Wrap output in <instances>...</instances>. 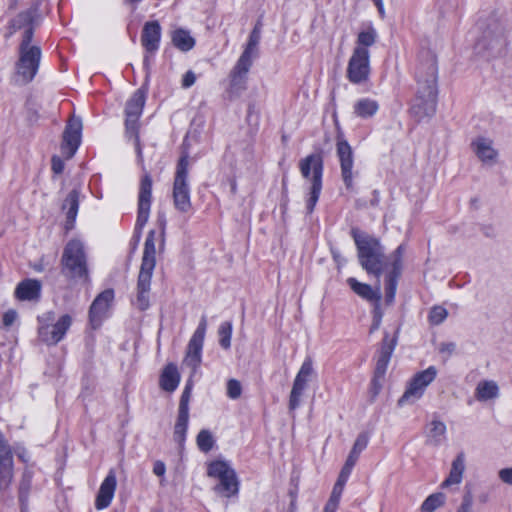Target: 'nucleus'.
Masks as SVG:
<instances>
[{"label": "nucleus", "instance_id": "nucleus-34", "mask_svg": "<svg viewBox=\"0 0 512 512\" xmlns=\"http://www.w3.org/2000/svg\"><path fill=\"white\" fill-rule=\"evenodd\" d=\"M188 420H189V414L178 413L177 421H176L175 427H174V440L179 445H182L184 443L185 434H186L187 426H188Z\"/></svg>", "mask_w": 512, "mask_h": 512}, {"label": "nucleus", "instance_id": "nucleus-1", "mask_svg": "<svg viewBox=\"0 0 512 512\" xmlns=\"http://www.w3.org/2000/svg\"><path fill=\"white\" fill-rule=\"evenodd\" d=\"M377 37V31L372 25L363 27L357 33L346 69V77L351 83L359 85L369 80L371 73L369 48L376 43Z\"/></svg>", "mask_w": 512, "mask_h": 512}, {"label": "nucleus", "instance_id": "nucleus-38", "mask_svg": "<svg viewBox=\"0 0 512 512\" xmlns=\"http://www.w3.org/2000/svg\"><path fill=\"white\" fill-rule=\"evenodd\" d=\"M197 445L203 452H208L214 445L212 434L208 430H201L197 436Z\"/></svg>", "mask_w": 512, "mask_h": 512}, {"label": "nucleus", "instance_id": "nucleus-9", "mask_svg": "<svg viewBox=\"0 0 512 512\" xmlns=\"http://www.w3.org/2000/svg\"><path fill=\"white\" fill-rule=\"evenodd\" d=\"M189 167V155L187 152H183L177 163L173 183L174 206L177 210L183 213H186L191 209L190 189L188 186Z\"/></svg>", "mask_w": 512, "mask_h": 512}, {"label": "nucleus", "instance_id": "nucleus-54", "mask_svg": "<svg viewBox=\"0 0 512 512\" xmlns=\"http://www.w3.org/2000/svg\"><path fill=\"white\" fill-rule=\"evenodd\" d=\"M339 501L329 498L323 512H335L338 508Z\"/></svg>", "mask_w": 512, "mask_h": 512}, {"label": "nucleus", "instance_id": "nucleus-29", "mask_svg": "<svg viewBox=\"0 0 512 512\" xmlns=\"http://www.w3.org/2000/svg\"><path fill=\"white\" fill-rule=\"evenodd\" d=\"M378 109V102L369 98L360 99L354 105V113L360 118L372 117Z\"/></svg>", "mask_w": 512, "mask_h": 512}, {"label": "nucleus", "instance_id": "nucleus-21", "mask_svg": "<svg viewBox=\"0 0 512 512\" xmlns=\"http://www.w3.org/2000/svg\"><path fill=\"white\" fill-rule=\"evenodd\" d=\"M113 299L114 292L111 289L103 291L95 298L89 311L90 322L93 328H97L100 325L102 319L106 316Z\"/></svg>", "mask_w": 512, "mask_h": 512}, {"label": "nucleus", "instance_id": "nucleus-26", "mask_svg": "<svg viewBox=\"0 0 512 512\" xmlns=\"http://www.w3.org/2000/svg\"><path fill=\"white\" fill-rule=\"evenodd\" d=\"M499 396V386L493 380L480 381L475 389V398L480 402L494 400Z\"/></svg>", "mask_w": 512, "mask_h": 512}, {"label": "nucleus", "instance_id": "nucleus-58", "mask_svg": "<svg viewBox=\"0 0 512 512\" xmlns=\"http://www.w3.org/2000/svg\"><path fill=\"white\" fill-rule=\"evenodd\" d=\"M290 507H291V510H292V511H294V510H295V499H293V500L291 501Z\"/></svg>", "mask_w": 512, "mask_h": 512}, {"label": "nucleus", "instance_id": "nucleus-42", "mask_svg": "<svg viewBox=\"0 0 512 512\" xmlns=\"http://www.w3.org/2000/svg\"><path fill=\"white\" fill-rule=\"evenodd\" d=\"M447 310L443 307L436 306L433 307L429 314V320L432 324L438 325L442 323L447 317Z\"/></svg>", "mask_w": 512, "mask_h": 512}, {"label": "nucleus", "instance_id": "nucleus-24", "mask_svg": "<svg viewBox=\"0 0 512 512\" xmlns=\"http://www.w3.org/2000/svg\"><path fill=\"white\" fill-rule=\"evenodd\" d=\"M350 288L361 298L374 303L375 309H378L379 301L381 298L380 294V286L377 285L375 289H373L370 285L361 283L357 281L355 278H349L347 280Z\"/></svg>", "mask_w": 512, "mask_h": 512}, {"label": "nucleus", "instance_id": "nucleus-56", "mask_svg": "<svg viewBox=\"0 0 512 512\" xmlns=\"http://www.w3.org/2000/svg\"><path fill=\"white\" fill-rule=\"evenodd\" d=\"M349 475L350 474H344V468H342L337 482H341L342 481L343 482V486H344Z\"/></svg>", "mask_w": 512, "mask_h": 512}, {"label": "nucleus", "instance_id": "nucleus-22", "mask_svg": "<svg viewBox=\"0 0 512 512\" xmlns=\"http://www.w3.org/2000/svg\"><path fill=\"white\" fill-rule=\"evenodd\" d=\"M117 486L116 475L113 470H111L104 481L101 483L99 491L95 500V507L98 510H102L107 508L113 497Z\"/></svg>", "mask_w": 512, "mask_h": 512}, {"label": "nucleus", "instance_id": "nucleus-27", "mask_svg": "<svg viewBox=\"0 0 512 512\" xmlns=\"http://www.w3.org/2000/svg\"><path fill=\"white\" fill-rule=\"evenodd\" d=\"M179 381L180 375L176 365L172 363L168 364L161 375V387L166 391L172 392L177 388Z\"/></svg>", "mask_w": 512, "mask_h": 512}, {"label": "nucleus", "instance_id": "nucleus-12", "mask_svg": "<svg viewBox=\"0 0 512 512\" xmlns=\"http://www.w3.org/2000/svg\"><path fill=\"white\" fill-rule=\"evenodd\" d=\"M52 320L53 314L47 313L40 319L41 325L38 329L40 340L49 345L58 343L72 324V318L68 314L62 315L56 323H50Z\"/></svg>", "mask_w": 512, "mask_h": 512}, {"label": "nucleus", "instance_id": "nucleus-23", "mask_svg": "<svg viewBox=\"0 0 512 512\" xmlns=\"http://www.w3.org/2000/svg\"><path fill=\"white\" fill-rule=\"evenodd\" d=\"M161 27L157 21H149L144 24L141 34V44L146 52L154 53L159 48Z\"/></svg>", "mask_w": 512, "mask_h": 512}, {"label": "nucleus", "instance_id": "nucleus-10", "mask_svg": "<svg viewBox=\"0 0 512 512\" xmlns=\"http://www.w3.org/2000/svg\"><path fill=\"white\" fill-rule=\"evenodd\" d=\"M63 273L72 278L87 277V263L83 244L78 240L67 243L63 256Z\"/></svg>", "mask_w": 512, "mask_h": 512}, {"label": "nucleus", "instance_id": "nucleus-35", "mask_svg": "<svg viewBox=\"0 0 512 512\" xmlns=\"http://www.w3.org/2000/svg\"><path fill=\"white\" fill-rule=\"evenodd\" d=\"M445 495L443 493H435L428 496L421 505V512H434L442 507L445 503Z\"/></svg>", "mask_w": 512, "mask_h": 512}, {"label": "nucleus", "instance_id": "nucleus-40", "mask_svg": "<svg viewBox=\"0 0 512 512\" xmlns=\"http://www.w3.org/2000/svg\"><path fill=\"white\" fill-rule=\"evenodd\" d=\"M396 278L397 276L394 274H387L386 276L385 300L388 304H390L395 297L397 286Z\"/></svg>", "mask_w": 512, "mask_h": 512}, {"label": "nucleus", "instance_id": "nucleus-57", "mask_svg": "<svg viewBox=\"0 0 512 512\" xmlns=\"http://www.w3.org/2000/svg\"><path fill=\"white\" fill-rule=\"evenodd\" d=\"M373 2L377 6L379 13L383 16L384 15V7H383L382 0H373Z\"/></svg>", "mask_w": 512, "mask_h": 512}, {"label": "nucleus", "instance_id": "nucleus-11", "mask_svg": "<svg viewBox=\"0 0 512 512\" xmlns=\"http://www.w3.org/2000/svg\"><path fill=\"white\" fill-rule=\"evenodd\" d=\"M207 474L209 477L219 479L215 491L224 497H231L238 493V480L235 471L225 461L217 460L208 465Z\"/></svg>", "mask_w": 512, "mask_h": 512}, {"label": "nucleus", "instance_id": "nucleus-59", "mask_svg": "<svg viewBox=\"0 0 512 512\" xmlns=\"http://www.w3.org/2000/svg\"><path fill=\"white\" fill-rule=\"evenodd\" d=\"M251 117H252V107L249 108L248 119H251Z\"/></svg>", "mask_w": 512, "mask_h": 512}, {"label": "nucleus", "instance_id": "nucleus-31", "mask_svg": "<svg viewBox=\"0 0 512 512\" xmlns=\"http://www.w3.org/2000/svg\"><path fill=\"white\" fill-rule=\"evenodd\" d=\"M79 206V192L77 190H72L66 197L63 203V209L67 210V222L73 223L76 218Z\"/></svg>", "mask_w": 512, "mask_h": 512}, {"label": "nucleus", "instance_id": "nucleus-2", "mask_svg": "<svg viewBox=\"0 0 512 512\" xmlns=\"http://www.w3.org/2000/svg\"><path fill=\"white\" fill-rule=\"evenodd\" d=\"M478 30L475 53L487 59L501 55L506 47V38L500 22L495 18L482 19L478 22Z\"/></svg>", "mask_w": 512, "mask_h": 512}, {"label": "nucleus", "instance_id": "nucleus-20", "mask_svg": "<svg viewBox=\"0 0 512 512\" xmlns=\"http://www.w3.org/2000/svg\"><path fill=\"white\" fill-rule=\"evenodd\" d=\"M470 146L473 153L483 165L494 166L497 163L499 152L493 140L478 136L472 140Z\"/></svg>", "mask_w": 512, "mask_h": 512}, {"label": "nucleus", "instance_id": "nucleus-15", "mask_svg": "<svg viewBox=\"0 0 512 512\" xmlns=\"http://www.w3.org/2000/svg\"><path fill=\"white\" fill-rule=\"evenodd\" d=\"M337 156L340 162L342 181L344 182L346 189L351 191L354 187V178L358 173L353 170V150L346 140H338Z\"/></svg>", "mask_w": 512, "mask_h": 512}, {"label": "nucleus", "instance_id": "nucleus-53", "mask_svg": "<svg viewBox=\"0 0 512 512\" xmlns=\"http://www.w3.org/2000/svg\"><path fill=\"white\" fill-rule=\"evenodd\" d=\"M153 472L156 476L163 477L166 472L165 464L160 460L156 461L153 466Z\"/></svg>", "mask_w": 512, "mask_h": 512}, {"label": "nucleus", "instance_id": "nucleus-14", "mask_svg": "<svg viewBox=\"0 0 512 512\" xmlns=\"http://www.w3.org/2000/svg\"><path fill=\"white\" fill-rule=\"evenodd\" d=\"M145 104V94L142 90H137L130 100L126 104L125 108V127L126 134L134 137L135 144L140 153L139 148V136H138V119L142 113L143 107Z\"/></svg>", "mask_w": 512, "mask_h": 512}, {"label": "nucleus", "instance_id": "nucleus-30", "mask_svg": "<svg viewBox=\"0 0 512 512\" xmlns=\"http://www.w3.org/2000/svg\"><path fill=\"white\" fill-rule=\"evenodd\" d=\"M172 43L181 51H189L195 45L194 38L184 29H177L172 33Z\"/></svg>", "mask_w": 512, "mask_h": 512}, {"label": "nucleus", "instance_id": "nucleus-37", "mask_svg": "<svg viewBox=\"0 0 512 512\" xmlns=\"http://www.w3.org/2000/svg\"><path fill=\"white\" fill-rule=\"evenodd\" d=\"M218 335L221 347L224 349L230 348L232 335L231 322H223L218 329Z\"/></svg>", "mask_w": 512, "mask_h": 512}, {"label": "nucleus", "instance_id": "nucleus-6", "mask_svg": "<svg viewBox=\"0 0 512 512\" xmlns=\"http://www.w3.org/2000/svg\"><path fill=\"white\" fill-rule=\"evenodd\" d=\"M33 37V29L25 30L22 42L19 48V60L16 65V75L18 81L22 84H27L36 75L40 58L41 50L38 46L31 45Z\"/></svg>", "mask_w": 512, "mask_h": 512}, {"label": "nucleus", "instance_id": "nucleus-4", "mask_svg": "<svg viewBox=\"0 0 512 512\" xmlns=\"http://www.w3.org/2000/svg\"><path fill=\"white\" fill-rule=\"evenodd\" d=\"M418 88L415 107L423 109L424 115H431L435 111L437 96V58L429 54L427 62L421 64L418 72Z\"/></svg>", "mask_w": 512, "mask_h": 512}, {"label": "nucleus", "instance_id": "nucleus-16", "mask_svg": "<svg viewBox=\"0 0 512 512\" xmlns=\"http://www.w3.org/2000/svg\"><path fill=\"white\" fill-rule=\"evenodd\" d=\"M206 328L207 320L205 317H202L196 331L188 343L187 352L183 363L192 369V373H195L201 362V350L203 347Z\"/></svg>", "mask_w": 512, "mask_h": 512}, {"label": "nucleus", "instance_id": "nucleus-52", "mask_svg": "<svg viewBox=\"0 0 512 512\" xmlns=\"http://www.w3.org/2000/svg\"><path fill=\"white\" fill-rule=\"evenodd\" d=\"M343 482H336L334 487H333V490H332V493L330 495V498L332 499H335V500H338L340 501V497H341V494L343 492Z\"/></svg>", "mask_w": 512, "mask_h": 512}, {"label": "nucleus", "instance_id": "nucleus-49", "mask_svg": "<svg viewBox=\"0 0 512 512\" xmlns=\"http://www.w3.org/2000/svg\"><path fill=\"white\" fill-rule=\"evenodd\" d=\"M498 476L504 483L512 485V468L501 469Z\"/></svg>", "mask_w": 512, "mask_h": 512}, {"label": "nucleus", "instance_id": "nucleus-50", "mask_svg": "<svg viewBox=\"0 0 512 512\" xmlns=\"http://www.w3.org/2000/svg\"><path fill=\"white\" fill-rule=\"evenodd\" d=\"M196 81V76L192 71H188L185 73L182 79V87L183 88H189L192 86Z\"/></svg>", "mask_w": 512, "mask_h": 512}, {"label": "nucleus", "instance_id": "nucleus-45", "mask_svg": "<svg viewBox=\"0 0 512 512\" xmlns=\"http://www.w3.org/2000/svg\"><path fill=\"white\" fill-rule=\"evenodd\" d=\"M473 507V495L470 491H467L462 499L460 506L456 512H472Z\"/></svg>", "mask_w": 512, "mask_h": 512}, {"label": "nucleus", "instance_id": "nucleus-46", "mask_svg": "<svg viewBox=\"0 0 512 512\" xmlns=\"http://www.w3.org/2000/svg\"><path fill=\"white\" fill-rule=\"evenodd\" d=\"M359 458V455L353 453L350 451L348 457H347V460L343 466L344 468V474H350L351 473V470L352 468L354 467V465L356 464L357 460Z\"/></svg>", "mask_w": 512, "mask_h": 512}, {"label": "nucleus", "instance_id": "nucleus-13", "mask_svg": "<svg viewBox=\"0 0 512 512\" xmlns=\"http://www.w3.org/2000/svg\"><path fill=\"white\" fill-rule=\"evenodd\" d=\"M437 369L434 366L428 367L426 370L418 372L409 381L408 386L398 400V405L413 404L418 401L424 394L427 386L435 379Z\"/></svg>", "mask_w": 512, "mask_h": 512}, {"label": "nucleus", "instance_id": "nucleus-47", "mask_svg": "<svg viewBox=\"0 0 512 512\" xmlns=\"http://www.w3.org/2000/svg\"><path fill=\"white\" fill-rule=\"evenodd\" d=\"M456 345L453 342H443L439 345L438 350L441 354H445L446 358L450 357L455 351Z\"/></svg>", "mask_w": 512, "mask_h": 512}, {"label": "nucleus", "instance_id": "nucleus-44", "mask_svg": "<svg viewBox=\"0 0 512 512\" xmlns=\"http://www.w3.org/2000/svg\"><path fill=\"white\" fill-rule=\"evenodd\" d=\"M368 444V435L366 433H361L356 438L354 445L351 449V452L360 456L361 452L367 447Z\"/></svg>", "mask_w": 512, "mask_h": 512}, {"label": "nucleus", "instance_id": "nucleus-19", "mask_svg": "<svg viewBox=\"0 0 512 512\" xmlns=\"http://www.w3.org/2000/svg\"><path fill=\"white\" fill-rule=\"evenodd\" d=\"M152 198V179L146 174L142 177L140 182L139 196H138V216L136 227L142 229L147 223L150 213V205Z\"/></svg>", "mask_w": 512, "mask_h": 512}, {"label": "nucleus", "instance_id": "nucleus-48", "mask_svg": "<svg viewBox=\"0 0 512 512\" xmlns=\"http://www.w3.org/2000/svg\"><path fill=\"white\" fill-rule=\"evenodd\" d=\"M16 318H17L16 311L8 310L3 315V319H2L3 325L5 327H10L15 322Z\"/></svg>", "mask_w": 512, "mask_h": 512}, {"label": "nucleus", "instance_id": "nucleus-17", "mask_svg": "<svg viewBox=\"0 0 512 512\" xmlns=\"http://www.w3.org/2000/svg\"><path fill=\"white\" fill-rule=\"evenodd\" d=\"M313 375V361L311 358H307L302 363L293 382L288 405L290 410H295L300 405V399L303 391L306 389L307 384Z\"/></svg>", "mask_w": 512, "mask_h": 512}, {"label": "nucleus", "instance_id": "nucleus-25", "mask_svg": "<svg viewBox=\"0 0 512 512\" xmlns=\"http://www.w3.org/2000/svg\"><path fill=\"white\" fill-rule=\"evenodd\" d=\"M41 283L38 280L28 279L18 284L15 296L19 300H37L40 296Z\"/></svg>", "mask_w": 512, "mask_h": 512}, {"label": "nucleus", "instance_id": "nucleus-3", "mask_svg": "<svg viewBox=\"0 0 512 512\" xmlns=\"http://www.w3.org/2000/svg\"><path fill=\"white\" fill-rule=\"evenodd\" d=\"M352 235L358 250V259L362 268L379 279L386 265V258L380 241L357 230Z\"/></svg>", "mask_w": 512, "mask_h": 512}, {"label": "nucleus", "instance_id": "nucleus-36", "mask_svg": "<svg viewBox=\"0 0 512 512\" xmlns=\"http://www.w3.org/2000/svg\"><path fill=\"white\" fill-rule=\"evenodd\" d=\"M405 245L401 244L397 249L389 256L388 260L392 266V270L388 274H394L398 276L401 270L402 259L405 254Z\"/></svg>", "mask_w": 512, "mask_h": 512}, {"label": "nucleus", "instance_id": "nucleus-61", "mask_svg": "<svg viewBox=\"0 0 512 512\" xmlns=\"http://www.w3.org/2000/svg\"><path fill=\"white\" fill-rule=\"evenodd\" d=\"M231 189H232L233 192H235V190H236V184L235 183L232 184Z\"/></svg>", "mask_w": 512, "mask_h": 512}, {"label": "nucleus", "instance_id": "nucleus-60", "mask_svg": "<svg viewBox=\"0 0 512 512\" xmlns=\"http://www.w3.org/2000/svg\"><path fill=\"white\" fill-rule=\"evenodd\" d=\"M19 497H20V501L23 502L24 501V495H23L22 491L20 492V496Z\"/></svg>", "mask_w": 512, "mask_h": 512}, {"label": "nucleus", "instance_id": "nucleus-7", "mask_svg": "<svg viewBox=\"0 0 512 512\" xmlns=\"http://www.w3.org/2000/svg\"><path fill=\"white\" fill-rule=\"evenodd\" d=\"M260 41V31L257 27L253 29L249 40L230 72V86L232 89L241 91L245 89L247 74L252 66L253 60L258 56V44Z\"/></svg>", "mask_w": 512, "mask_h": 512}, {"label": "nucleus", "instance_id": "nucleus-32", "mask_svg": "<svg viewBox=\"0 0 512 512\" xmlns=\"http://www.w3.org/2000/svg\"><path fill=\"white\" fill-rule=\"evenodd\" d=\"M36 15V8H30L26 11H23L16 16V18L12 21L11 26L14 30L25 27H27L26 30L29 28L32 29L31 24L33 23Z\"/></svg>", "mask_w": 512, "mask_h": 512}, {"label": "nucleus", "instance_id": "nucleus-18", "mask_svg": "<svg viewBox=\"0 0 512 512\" xmlns=\"http://www.w3.org/2000/svg\"><path fill=\"white\" fill-rule=\"evenodd\" d=\"M82 121L80 118H70L63 133L61 152L66 159H70L78 149L81 141Z\"/></svg>", "mask_w": 512, "mask_h": 512}, {"label": "nucleus", "instance_id": "nucleus-28", "mask_svg": "<svg viewBox=\"0 0 512 512\" xmlns=\"http://www.w3.org/2000/svg\"><path fill=\"white\" fill-rule=\"evenodd\" d=\"M464 469H465L464 455L459 454L453 461L449 476L443 482L442 486L448 487L452 484H459L462 480Z\"/></svg>", "mask_w": 512, "mask_h": 512}, {"label": "nucleus", "instance_id": "nucleus-33", "mask_svg": "<svg viewBox=\"0 0 512 512\" xmlns=\"http://www.w3.org/2000/svg\"><path fill=\"white\" fill-rule=\"evenodd\" d=\"M446 433V425L438 420H433L429 425L428 438L430 443L438 445L442 442Z\"/></svg>", "mask_w": 512, "mask_h": 512}, {"label": "nucleus", "instance_id": "nucleus-39", "mask_svg": "<svg viewBox=\"0 0 512 512\" xmlns=\"http://www.w3.org/2000/svg\"><path fill=\"white\" fill-rule=\"evenodd\" d=\"M393 350V346L383 347L381 356L378 359L377 366H376V376H383L385 374L387 364L391 355V352Z\"/></svg>", "mask_w": 512, "mask_h": 512}, {"label": "nucleus", "instance_id": "nucleus-51", "mask_svg": "<svg viewBox=\"0 0 512 512\" xmlns=\"http://www.w3.org/2000/svg\"><path fill=\"white\" fill-rule=\"evenodd\" d=\"M64 169V162L59 156H53L52 157V170L56 174L62 173Z\"/></svg>", "mask_w": 512, "mask_h": 512}, {"label": "nucleus", "instance_id": "nucleus-5", "mask_svg": "<svg viewBox=\"0 0 512 512\" xmlns=\"http://www.w3.org/2000/svg\"><path fill=\"white\" fill-rule=\"evenodd\" d=\"M155 231H150L145 244L137 282L136 306L140 310L149 307L148 292L150 290L151 278L156 264Z\"/></svg>", "mask_w": 512, "mask_h": 512}, {"label": "nucleus", "instance_id": "nucleus-55", "mask_svg": "<svg viewBox=\"0 0 512 512\" xmlns=\"http://www.w3.org/2000/svg\"><path fill=\"white\" fill-rule=\"evenodd\" d=\"M380 323H381V315L379 313V308H378L377 310L375 309V316H374L373 324L371 326V332H373L374 330H377L380 326Z\"/></svg>", "mask_w": 512, "mask_h": 512}, {"label": "nucleus", "instance_id": "nucleus-8", "mask_svg": "<svg viewBox=\"0 0 512 512\" xmlns=\"http://www.w3.org/2000/svg\"><path fill=\"white\" fill-rule=\"evenodd\" d=\"M299 170L304 179L310 182L309 197L306 207L308 213L314 210L322 189L323 158L314 153L299 161Z\"/></svg>", "mask_w": 512, "mask_h": 512}, {"label": "nucleus", "instance_id": "nucleus-41", "mask_svg": "<svg viewBox=\"0 0 512 512\" xmlns=\"http://www.w3.org/2000/svg\"><path fill=\"white\" fill-rule=\"evenodd\" d=\"M191 389L192 384L188 382L180 398L178 409V413L180 414H189V401L191 397Z\"/></svg>", "mask_w": 512, "mask_h": 512}, {"label": "nucleus", "instance_id": "nucleus-43", "mask_svg": "<svg viewBox=\"0 0 512 512\" xmlns=\"http://www.w3.org/2000/svg\"><path fill=\"white\" fill-rule=\"evenodd\" d=\"M242 394V385L236 379H230L227 382V396L230 399H238Z\"/></svg>", "mask_w": 512, "mask_h": 512}]
</instances>
